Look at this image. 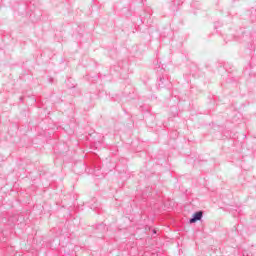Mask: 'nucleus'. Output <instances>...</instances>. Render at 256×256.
<instances>
[{
	"label": "nucleus",
	"mask_w": 256,
	"mask_h": 256,
	"mask_svg": "<svg viewBox=\"0 0 256 256\" xmlns=\"http://www.w3.org/2000/svg\"><path fill=\"white\" fill-rule=\"evenodd\" d=\"M157 88L158 89H171L172 84L171 80H169V76L167 75V71L163 68H159L157 70Z\"/></svg>",
	"instance_id": "f257e3e1"
},
{
	"label": "nucleus",
	"mask_w": 256,
	"mask_h": 256,
	"mask_svg": "<svg viewBox=\"0 0 256 256\" xmlns=\"http://www.w3.org/2000/svg\"><path fill=\"white\" fill-rule=\"evenodd\" d=\"M203 219V211L195 212L192 217L189 219V223H197V221H201Z\"/></svg>",
	"instance_id": "f03ea898"
},
{
	"label": "nucleus",
	"mask_w": 256,
	"mask_h": 256,
	"mask_svg": "<svg viewBox=\"0 0 256 256\" xmlns=\"http://www.w3.org/2000/svg\"><path fill=\"white\" fill-rule=\"evenodd\" d=\"M241 35L234 36L235 41H241V38L244 39V41H247V35H245V32L240 30Z\"/></svg>",
	"instance_id": "7ed1b4c3"
},
{
	"label": "nucleus",
	"mask_w": 256,
	"mask_h": 256,
	"mask_svg": "<svg viewBox=\"0 0 256 256\" xmlns=\"http://www.w3.org/2000/svg\"><path fill=\"white\" fill-rule=\"evenodd\" d=\"M172 3H173V5H174V7H175V6H177V5H181V3H183V1H181V0H179V1H177V0H172Z\"/></svg>",
	"instance_id": "20e7f679"
},
{
	"label": "nucleus",
	"mask_w": 256,
	"mask_h": 256,
	"mask_svg": "<svg viewBox=\"0 0 256 256\" xmlns=\"http://www.w3.org/2000/svg\"><path fill=\"white\" fill-rule=\"evenodd\" d=\"M93 208L95 209V208H97V206H93Z\"/></svg>",
	"instance_id": "39448f33"
}]
</instances>
